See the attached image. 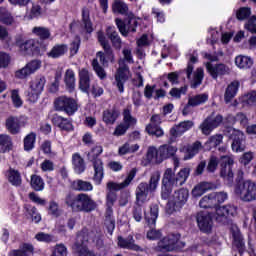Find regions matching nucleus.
Returning <instances> with one entry per match:
<instances>
[{
    "label": "nucleus",
    "mask_w": 256,
    "mask_h": 256,
    "mask_svg": "<svg viewBox=\"0 0 256 256\" xmlns=\"http://www.w3.org/2000/svg\"><path fill=\"white\" fill-rule=\"evenodd\" d=\"M65 203L74 213H91V211L97 209V202L85 193L77 195L68 193L65 197Z\"/></svg>",
    "instance_id": "f257e3e1"
},
{
    "label": "nucleus",
    "mask_w": 256,
    "mask_h": 256,
    "mask_svg": "<svg viewBox=\"0 0 256 256\" xmlns=\"http://www.w3.org/2000/svg\"><path fill=\"white\" fill-rule=\"evenodd\" d=\"M161 179V172L156 171L151 174L149 184L147 182L140 183L136 188V203L142 204L149 201V192L155 193L157 187H159V181Z\"/></svg>",
    "instance_id": "f03ea898"
},
{
    "label": "nucleus",
    "mask_w": 256,
    "mask_h": 256,
    "mask_svg": "<svg viewBox=\"0 0 256 256\" xmlns=\"http://www.w3.org/2000/svg\"><path fill=\"white\" fill-rule=\"evenodd\" d=\"M137 175V169L133 168L128 173V176L122 183H115V182H108L107 189L108 192L106 193V207H113L117 201V192L121 191V189H125V187H129L131 185V181L135 179Z\"/></svg>",
    "instance_id": "7ed1b4c3"
},
{
    "label": "nucleus",
    "mask_w": 256,
    "mask_h": 256,
    "mask_svg": "<svg viewBox=\"0 0 256 256\" xmlns=\"http://www.w3.org/2000/svg\"><path fill=\"white\" fill-rule=\"evenodd\" d=\"M234 193L244 203L256 201V183L251 180L239 182L235 186Z\"/></svg>",
    "instance_id": "20e7f679"
},
{
    "label": "nucleus",
    "mask_w": 256,
    "mask_h": 256,
    "mask_svg": "<svg viewBox=\"0 0 256 256\" xmlns=\"http://www.w3.org/2000/svg\"><path fill=\"white\" fill-rule=\"evenodd\" d=\"M103 153V146L97 145L91 149V151L88 153V159L93 163L94 167V177L93 181L96 183V185H99L103 181V161L99 159V155Z\"/></svg>",
    "instance_id": "39448f33"
},
{
    "label": "nucleus",
    "mask_w": 256,
    "mask_h": 256,
    "mask_svg": "<svg viewBox=\"0 0 256 256\" xmlns=\"http://www.w3.org/2000/svg\"><path fill=\"white\" fill-rule=\"evenodd\" d=\"M179 187L177 184V175L172 168H167L164 171L162 177V187H161V197L162 199H169L171 193H173V188Z\"/></svg>",
    "instance_id": "423d86ee"
},
{
    "label": "nucleus",
    "mask_w": 256,
    "mask_h": 256,
    "mask_svg": "<svg viewBox=\"0 0 256 256\" xmlns=\"http://www.w3.org/2000/svg\"><path fill=\"white\" fill-rule=\"evenodd\" d=\"M187 199H189V190L185 188L176 190L172 196L170 195L168 197V212L173 213L175 211H179V209L187 203Z\"/></svg>",
    "instance_id": "0eeeda50"
},
{
    "label": "nucleus",
    "mask_w": 256,
    "mask_h": 256,
    "mask_svg": "<svg viewBox=\"0 0 256 256\" xmlns=\"http://www.w3.org/2000/svg\"><path fill=\"white\" fill-rule=\"evenodd\" d=\"M47 79L45 76H37L30 82V90L27 92L28 101L30 103H37L39 95L43 93Z\"/></svg>",
    "instance_id": "6e6552de"
},
{
    "label": "nucleus",
    "mask_w": 256,
    "mask_h": 256,
    "mask_svg": "<svg viewBox=\"0 0 256 256\" xmlns=\"http://www.w3.org/2000/svg\"><path fill=\"white\" fill-rule=\"evenodd\" d=\"M220 177L228 183H232L235 177V172L233 171V165H235V159L233 156L224 155L220 157Z\"/></svg>",
    "instance_id": "1a4fd4ad"
},
{
    "label": "nucleus",
    "mask_w": 256,
    "mask_h": 256,
    "mask_svg": "<svg viewBox=\"0 0 256 256\" xmlns=\"http://www.w3.org/2000/svg\"><path fill=\"white\" fill-rule=\"evenodd\" d=\"M54 107L56 111H64L67 115H75L76 111L79 109L77 101L67 96H60L56 98L54 101Z\"/></svg>",
    "instance_id": "9d476101"
},
{
    "label": "nucleus",
    "mask_w": 256,
    "mask_h": 256,
    "mask_svg": "<svg viewBox=\"0 0 256 256\" xmlns=\"http://www.w3.org/2000/svg\"><path fill=\"white\" fill-rule=\"evenodd\" d=\"M29 123V118L25 115L22 116H10L6 119V129L11 135H17L21 133V127H25Z\"/></svg>",
    "instance_id": "9b49d317"
},
{
    "label": "nucleus",
    "mask_w": 256,
    "mask_h": 256,
    "mask_svg": "<svg viewBox=\"0 0 256 256\" xmlns=\"http://www.w3.org/2000/svg\"><path fill=\"white\" fill-rule=\"evenodd\" d=\"M16 45L19 47L22 55H35L39 53V43L35 39L25 40L21 35L16 37Z\"/></svg>",
    "instance_id": "f8f14e48"
},
{
    "label": "nucleus",
    "mask_w": 256,
    "mask_h": 256,
    "mask_svg": "<svg viewBox=\"0 0 256 256\" xmlns=\"http://www.w3.org/2000/svg\"><path fill=\"white\" fill-rule=\"evenodd\" d=\"M237 215V208L235 205H224V206H219L216 208L215 213H214V219L218 223H228L229 217H235Z\"/></svg>",
    "instance_id": "ddd939ff"
},
{
    "label": "nucleus",
    "mask_w": 256,
    "mask_h": 256,
    "mask_svg": "<svg viewBox=\"0 0 256 256\" xmlns=\"http://www.w3.org/2000/svg\"><path fill=\"white\" fill-rule=\"evenodd\" d=\"M158 247L162 251H177L181 247H185V243L179 241V235H168L158 242Z\"/></svg>",
    "instance_id": "4468645a"
},
{
    "label": "nucleus",
    "mask_w": 256,
    "mask_h": 256,
    "mask_svg": "<svg viewBox=\"0 0 256 256\" xmlns=\"http://www.w3.org/2000/svg\"><path fill=\"white\" fill-rule=\"evenodd\" d=\"M222 123L223 116L212 113L203 121V123L200 125V129L203 135H211V131H213V129H217V127H219V125Z\"/></svg>",
    "instance_id": "2eb2a0df"
},
{
    "label": "nucleus",
    "mask_w": 256,
    "mask_h": 256,
    "mask_svg": "<svg viewBox=\"0 0 256 256\" xmlns=\"http://www.w3.org/2000/svg\"><path fill=\"white\" fill-rule=\"evenodd\" d=\"M118 63H119V68L115 76V81H116V87L118 88V91L123 93V91H125V88H124L125 81L129 79V66L125 65L124 60H119Z\"/></svg>",
    "instance_id": "dca6fc26"
},
{
    "label": "nucleus",
    "mask_w": 256,
    "mask_h": 256,
    "mask_svg": "<svg viewBox=\"0 0 256 256\" xmlns=\"http://www.w3.org/2000/svg\"><path fill=\"white\" fill-rule=\"evenodd\" d=\"M116 25L123 37H127L129 33H135L137 28V19H135V16L131 15L129 16L128 22L125 24L121 19H116Z\"/></svg>",
    "instance_id": "f3484780"
},
{
    "label": "nucleus",
    "mask_w": 256,
    "mask_h": 256,
    "mask_svg": "<svg viewBox=\"0 0 256 256\" xmlns=\"http://www.w3.org/2000/svg\"><path fill=\"white\" fill-rule=\"evenodd\" d=\"M197 224L202 233H211L213 231V218L211 214L200 212L197 215Z\"/></svg>",
    "instance_id": "a211bd4d"
},
{
    "label": "nucleus",
    "mask_w": 256,
    "mask_h": 256,
    "mask_svg": "<svg viewBox=\"0 0 256 256\" xmlns=\"http://www.w3.org/2000/svg\"><path fill=\"white\" fill-rule=\"evenodd\" d=\"M41 68V61L33 60L26 64L22 69L15 72L16 79H27L30 75H33L35 71Z\"/></svg>",
    "instance_id": "6ab92c4d"
},
{
    "label": "nucleus",
    "mask_w": 256,
    "mask_h": 256,
    "mask_svg": "<svg viewBox=\"0 0 256 256\" xmlns=\"http://www.w3.org/2000/svg\"><path fill=\"white\" fill-rule=\"evenodd\" d=\"M142 164L144 165V167H148V165H161L159 148L155 146L148 147L146 155L142 160Z\"/></svg>",
    "instance_id": "aec40b11"
},
{
    "label": "nucleus",
    "mask_w": 256,
    "mask_h": 256,
    "mask_svg": "<svg viewBox=\"0 0 256 256\" xmlns=\"http://www.w3.org/2000/svg\"><path fill=\"white\" fill-rule=\"evenodd\" d=\"M206 69L212 79H217V77L229 75V73H231V69L223 63L213 65L211 62H208L206 63Z\"/></svg>",
    "instance_id": "412c9836"
},
{
    "label": "nucleus",
    "mask_w": 256,
    "mask_h": 256,
    "mask_svg": "<svg viewBox=\"0 0 256 256\" xmlns=\"http://www.w3.org/2000/svg\"><path fill=\"white\" fill-rule=\"evenodd\" d=\"M232 132V151L236 153H241L245 151V134L241 130L231 129Z\"/></svg>",
    "instance_id": "4be33fe9"
},
{
    "label": "nucleus",
    "mask_w": 256,
    "mask_h": 256,
    "mask_svg": "<svg viewBox=\"0 0 256 256\" xmlns=\"http://www.w3.org/2000/svg\"><path fill=\"white\" fill-rule=\"evenodd\" d=\"M195 125V123L191 120L182 121L179 124L174 125L170 129V136L172 139H177V137H181L184 133H187L189 129H192V127Z\"/></svg>",
    "instance_id": "5701e85b"
},
{
    "label": "nucleus",
    "mask_w": 256,
    "mask_h": 256,
    "mask_svg": "<svg viewBox=\"0 0 256 256\" xmlns=\"http://www.w3.org/2000/svg\"><path fill=\"white\" fill-rule=\"evenodd\" d=\"M201 149H203V144H201L200 141H196L192 145L183 146L180 148V151L181 153H185L184 161H189V159H193Z\"/></svg>",
    "instance_id": "b1692460"
},
{
    "label": "nucleus",
    "mask_w": 256,
    "mask_h": 256,
    "mask_svg": "<svg viewBox=\"0 0 256 256\" xmlns=\"http://www.w3.org/2000/svg\"><path fill=\"white\" fill-rule=\"evenodd\" d=\"M79 75V89L83 91V93H87L89 91V87L91 86V74L89 70L86 68H82L78 72Z\"/></svg>",
    "instance_id": "393cba45"
},
{
    "label": "nucleus",
    "mask_w": 256,
    "mask_h": 256,
    "mask_svg": "<svg viewBox=\"0 0 256 256\" xmlns=\"http://www.w3.org/2000/svg\"><path fill=\"white\" fill-rule=\"evenodd\" d=\"M104 52L99 51L96 54V57H98L100 63H102L105 67L107 63H115V53L113 52V48H111V45L105 46Z\"/></svg>",
    "instance_id": "a878e982"
},
{
    "label": "nucleus",
    "mask_w": 256,
    "mask_h": 256,
    "mask_svg": "<svg viewBox=\"0 0 256 256\" xmlns=\"http://www.w3.org/2000/svg\"><path fill=\"white\" fill-rule=\"evenodd\" d=\"M158 153L160 155V161L163 163L166 159H171V157H175L177 153V146H173L171 144H164L159 146Z\"/></svg>",
    "instance_id": "bb28decb"
},
{
    "label": "nucleus",
    "mask_w": 256,
    "mask_h": 256,
    "mask_svg": "<svg viewBox=\"0 0 256 256\" xmlns=\"http://www.w3.org/2000/svg\"><path fill=\"white\" fill-rule=\"evenodd\" d=\"M52 123L59 127L62 131H73V124L67 118H63L57 114L52 116Z\"/></svg>",
    "instance_id": "cd10ccee"
},
{
    "label": "nucleus",
    "mask_w": 256,
    "mask_h": 256,
    "mask_svg": "<svg viewBox=\"0 0 256 256\" xmlns=\"http://www.w3.org/2000/svg\"><path fill=\"white\" fill-rule=\"evenodd\" d=\"M118 247L122 249H130L132 251H141V247L135 244V240L132 235H129L127 238L118 237Z\"/></svg>",
    "instance_id": "c85d7f7f"
},
{
    "label": "nucleus",
    "mask_w": 256,
    "mask_h": 256,
    "mask_svg": "<svg viewBox=\"0 0 256 256\" xmlns=\"http://www.w3.org/2000/svg\"><path fill=\"white\" fill-rule=\"evenodd\" d=\"M67 51H69L67 44H56L47 53V57L50 59H59V57H63Z\"/></svg>",
    "instance_id": "c756f323"
},
{
    "label": "nucleus",
    "mask_w": 256,
    "mask_h": 256,
    "mask_svg": "<svg viewBox=\"0 0 256 256\" xmlns=\"http://www.w3.org/2000/svg\"><path fill=\"white\" fill-rule=\"evenodd\" d=\"M211 189V184L208 182H200L194 186V188L191 191L192 197L194 199H199V197H202V195H205L207 191Z\"/></svg>",
    "instance_id": "7c9ffc66"
},
{
    "label": "nucleus",
    "mask_w": 256,
    "mask_h": 256,
    "mask_svg": "<svg viewBox=\"0 0 256 256\" xmlns=\"http://www.w3.org/2000/svg\"><path fill=\"white\" fill-rule=\"evenodd\" d=\"M238 91H239V82L238 81L231 82L226 88V91L224 94L225 103H231L235 95H237Z\"/></svg>",
    "instance_id": "2f4dec72"
},
{
    "label": "nucleus",
    "mask_w": 256,
    "mask_h": 256,
    "mask_svg": "<svg viewBox=\"0 0 256 256\" xmlns=\"http://www.w3.org/2000/svg\"><path fill=\"white\" fill-rule=\"evenodd\" d=\"M81 27L84 28L86 33H93V23L91 22L89 8H83L82 9V24H81Z\"/></svg>",
    "instance_id": "473e14b6"
},
{
    "label": "nucleus",
    "mask_w": 256,
    "mask_h": 256,
    "mask_svg": "<svg viewBox=\"0 0 256 256\" xmlns=\"http://www.w3.org/2000/svg\"><path fill=\"white\" fill-rule=\"evenodd\" d=\"M72 189H74V191H83L84 193H87L93 190V184L89 181L77 179L72 182Z\"/></svg>",
    "instance_id": "72a5a7b5"
},
{
    "label": "nucleus",
    "mask_w": 256,
    "mask_h": 256,
    "mask_svg": "<svg viewBox=\"0 0 256 256\" xmlns=\"http://www.w3.org/2000/svg\"><path fill=\"white\" fill-rule=\"evenodd\" d=\"M72 164H73L75 173H77L78 175H81V173L85 172V160H83V158L79 153L73 154Z\"/></svg>",
    "instance_id": "f704fd0d"
},
{
    "label": "nucleus",
    "mask_w": 256,
    "mask_h": 256,
    "mask_svg": "<svg viewBox=\"0 0 256 256\" xmlns=\"http://www.w3.org/2000/svg\"><path fill=\"white\" fill-rule=\"evenodd\" d=\"M106 34L112 42L113 47L115 49H121V37H119V33L115 31V27H108L106 30Z\"/></svg>",
    "instance_id": "c9c22d12"
},
{
    "label": "nucleus",
    "mask_w": 256,
    "mask_h": 256,
    "mask_svg": "<svg viewBox=\"0 0 256 256\" xmlns=\"http://www.w3.org/2000/svg\"><path fill=\"white\" fill-rule=\"evenodd\" d=\"M119 117V110L112 108L103 112V121L106 125H114Z\"/></svg>",
    "instance_id": "e433bc0d"
},
{
    "label": "nucleus",
    "mask_w": 256,
    "mask_h": 256,
    "mask_svg": "<svg viewBox=\"0 0 256 256\" xmlns=\"http://www.w3.org/2000/svg\"><path fill=\"white\" fill-rule=\"evenodd\" d=\"M235 65L239 69H251L253 67V59L249 56L239 55L235 58Z\"/></svg>",
    "instance_id": "4c0bfd02"
},
{
    "label": "nucleus",
    "mask_w": 256,
    "mask_h": 256,
    "mask_svg": "<svg viewBox=\"0 0 256 256\" xmlns=\"http://www.w3.org/2000/svg\"><path fill=\"white\" fill-rule=\"evenodd\" d=\"M12 147L13 141L11 140V136L0 134V153H7V151H11Z\"/></svg>",
    "instance_id": "58836bf2"
},
{
    "label": "nucleus",
    "mask_w": 256,
    "mask_h": 256,
    "mask_svg": "<svg viewBox=\"0 0 256 256\" xmlns=\"http://www.w3.org/2000/svg\"><path fill=\"white\" fill-rule=\"evenodd\" d=\"M64 83L67 89H69V91H73L75 89L76 79H75V71H73V69L66 70L64 74Z\"/></svg>",
    "instance_id": "ea45409f"
},
{
    "label": "nucleus",
    "mask_w": 256,
    "mask_h": 256,
    "mask_svg": "<svg viewBox=\"0 0 256 256\" xmlns=\"http://www.w3.org/2000/svg\"><path fill=\"white\" fill-rule=\"evenodd\" d=\"M123 121L124 125L129 129V127H133L137 125V118L133 117L131 115V106H128L127 108L124 109L123 111Z\"/></svg>",
    "instance_id": "a19ab883"
},
{
    "label": "nucleus",
    "mask_w": 256,
    "mask_h": 256,
    "mask_svg": "<svg viewBox=\"0 0 256 256\" xmlns=\"http://www.w3.org/2000/svg\"><path fill=\"white\" fill-rule=\"evenodd\" d=\"M157 217H159V206L153 205L150 207V215L145 216L149 227H155V223H157Z\"/></svg>",
    "instance_id": "79ce46f5"
},
{
    "label": "nucleus",
    "mask_w": 256,
    "mask_h": 256,
    "mask_svg": "<svg viewBox=\"0 0 256 256\" xmlns=\"http://www.w3.org/2000/svg\"><path fill=\"white\" fill-rule=\"evenodd\" d=\"M7 177L11 185H14V187H20L22 180H21V174L19 173V171L10 169L7 172Z\"/></svg>",
    "instance_id": "37998d69"
},
{
    "label": "nucleus",
    "mask_w": 256,
    "mask_h": 256,
    "mask_svg": "<svg viewBox=\"0 0 256 256\" xmlns=\"http://www.w3.org/2000/svg\"><path fill=\"white\" fill-rule=\"evenodd\" d=\"M32 33L42 39L43 41L50 39L51 37V30L46 27L36 26L32 29Z\"/></svg>",
    "instance_id": "c03bdc74"
},
{
    "label": "nucleus",
    "mask_w": 256,
    "mask_h": 256,
    "mask_svg": "<svg viewBox=\"0 0 256 256\" xmlns=\"http://www.w3.org/2000/svg\"><path fill=\"white\" fill-rule=\"evenodd\" d=\"M30 185L34 191H43L45 189V181L37 174L31 176Z\"/></svg>",
    "instance_id": "a18cd8bd"
},
{
    "label": "nucleus",
    "mask_w": 256,
    "mask_h": 256,
    "mask_svg": "<svg viewBox=\"0 0 256 256\" xmlns=\"http://www.w3.org/2000/svg\"><path fill=\"white\" fill-rule=\"evenodd\" d=\"M33 251V245L23 244L19 250H13L10 252V256H29V253L32 255Z\"/></svg>",
    "instance_id": "49530a36"
},
{
    "label": "nucleus",
    "mask_w": 256,
    "mask_h": 256,
    "mask_svg": "<svg viewBox=\"0 0 256 256\" xmlns=\"http://www.w3.org/2000/svg\"><path fill=\"white\" fill-rule=\"evenodd\" d=\"M139 151V144H129L125 143L118 149V155H127L130 153H137Z\"/></svg>",
    "instance_id": "de8ad7c7"
},
{
    "label": "nucleus",
    "mask_w": 256,
    "mask_h": 256,
    "mask_svg": "<svg viewBox=\"0 0 256 256\" xmlns=\"http://www.w3.org/2000/svg\"><path fill=\"white\" fill-rule=\"evenodd\" d=\"M199 207L201 209H211L213 207H216L215 199L213 198V194L210 193L204 197L201 198L199 201Z\"/></svg>",
    "instance_id": "09e8293b"
},
{
    "label": "nucleus",
    "mask_w": 256,
    "mask_h": 256,
    "mask_svg": "<svg viewBox=\"0 0 256 256\" xmlns=\"http://www.w3.org/2000/svg\"><path fill=\"white\" fill-rule=\"evenodd\" d=\"M208 99H209V95L198 94L190 97L188 101H189V105H192V107H197L199 105H203V103H207Z\"/></svg>",
    "instance_id": "8fccbe9b"
},
{
    "label": "nucleus",
    "mask_w": 256,
    "mask_h": 256,
    "mask_svg": "<svg viewBox=\"0 0 256 256\" xmlns=\"http://www.w3.org/2000/svg\"><path fill=\"white\" fill-rule=\"evenodd\" d=\"M189 62L186 68V75L187 79H191V75H193V69H195V63L199 61V58L197 57V51H194L193 54H189Z\"/></svg>",
    "instance_id": "3c124183"
},
{
    "label": "nucleus",
    "mask_w": 256,
    "mask_h": 256,
    "mask_svg": "<svg viewBox=\"0 0 256 256\" xmlns=\"http://www.w3.org/2000/svg\"><path fill=\"white\" fill-rule=\"evenodd\" d=\"M112 11L114 13H119L120 15H127V11H129V7L126 5L123 0H116L112 5Z\"/></svg>",
    "instance_id": "603ef678"
},
{
    "label": "nucleus",
    "mask_w": 256,
    "mask_h": 256,
    "mask_svg": "<svg viewBox=\"0 0 256 256\" xmlns=\"http://www.w3.org/2000/svg\"><path fill=\"white\" fill-rule=\"evenodd\" d=\"M190 173H191V169L189 168H183L177 173L176 181H177L178 187H182V185H185V183L187 182V179H189Z\"/></svg>",
    "instance_id": "864d4df0"
},
{
    "label": "nucleus",
    "mask_w": 256,
    "mask_h": 256,
    "mask_svg": "<svg viewBox=\"0 0 256 256\" xmlns=\"http://www.w3.org/2000/svg\"><path fill=\"white\" fill-rule=\"evenodd\" d=\"M223 143V135L221 134H216L214 136H211L207 142L205 143V147L210 150L215 147H218V145H221Z\"/></svg>",
    "instance_id": "5fc2aeb1"
},
{
    "label": "nucleus",
    "mask_w": 256,
    "mask_h": 256,
    "mask_svg": "<svg viewBox=\"0 0 256 256\" xmlns=\"http://www.w3.org/2000/svg\"><path fill=\"white\" fill-rule=\"evenodd\" d=\"M204 71L203 68H197L194 72V77L191 80V86L195 88L199 87L203 83Z\"/></svg>",
    "instance_id": "6e6d98bb"
},
{
    "label": "nucleus",
    "mask_w": 256,
    "mask_h": 256,
    "mask_svg": "<svg viewBox=\"0 0 256 256\" xmlns=\"http://www.w3.org/2000/svg\"><path fill=\"white\" fill-rule=\"evenodd\" d=\"M0 22L4 25H14L15 24V18L11 14V12L7 10L0 11Z\"/></svg>",
    "instance_id": "4d7b16f0"
},
{
    "label": "nucleus",
    "mask_w": 256,
    "mask_h": 256,
    "mask_svg": "<svg viewBox=\"0 0 256 256\" xmlns=\"http://www.w3.org/2000/svg\"><path fill=\"white\" fill-rule=\"evenodd\" d=\"M35 139L37 135L35 133H30L24 138V150L31 151L35 147Z\"/></svg>",
    "instance_id": "13d9d810"
},
{
    "label": "nucleus",
    "mask_w": 256,
    "mask_h": 256,
    "mask_svg": "<svg viewBox=\"0 0 256 256\" xmlns=\"http://www.w3.org/2000/svg\"><path fill=\"white\" fill-rule=\"evenodd\" d=\"M242 103L244 105H248L249 107H253L256 105V91H250L246 95L241 98Z\"/></svg>",
    "instance_id": "bf43d9fd"
},
{
    "label": "nucleus",
    "mask_w": 256,
    "mask_h": 256,
    "mask_svg": "<svg viewBox=\"0 0 256 256\" xmlns=\"http://www.w3.org/2000/svg\"><path fill=\"white\" fill-rule=\"evenodd\" d=\"M146 132L148 133V135H152L154 137H163L164 135L163 129L153 124H148L146 126Z\"/></svg>",
    "instance_id": "052dcab7"
},
{
    "label": "nucleus",
    "mask_w": 256,
    "mask_h": 256,
    "mask_svg": "<svg viewBox=\"0 0 256 256\" xmlns=\"http://www.w3.org/2000/svg\"><path fill=\"white\" fill-rule=\"evenodd\" d=\"M212 197L214 198L215 205H219V203H225L227 199H229V195L225 191L221 192H212Z\"/></svg>",
    "instance_id": "680f3d73"
},
{
    "label": "nucleus",
    "mask_w": 256,
    "mask_h": 256,
    "mask_svg": "<svg viewBox=\"0 0 256 256\" xmlns=\"http://www.w3.org/2000/svg\"><path fill=\"white\" fill-rule=\"evenodd\" d=\"M217 167H219V158H217L216 156H211L208 161L206 171L208 173H215V171H217Z\"/></svg>",
    "instance_id": "e2e57ef3"
},
{
    "label": "nucleus",
    "mask_w": 256,
    "mask_h": 256,
    "mask_svg": "<svg viewBox=\"0 0 256 256\" xmlns=\"http://www.w3.org/2000/svg\"><path fill=\"white\" fill-rule=\"evenodd\" d=\"M92 67L100 79H105V77H107V73L105 72V69L101 67L97 59H94L92 61Z\"/></svg>",
    "instance_id": "0e129e2a"
},
{
    "label": "nucleus",
    "mask_w": 256,
    "mask_h": 256,
    "mask_svg": "<svg viewBox=\"0 0 256 256\" xmlns=\"http://www.w3.org/2000/svg\"><path fill=\"white\" fill-rule=\"evenodd\" d=\"M67 253V246H65L63 243H60L54 246L51 256H67Z\"/></svg>",
    "instance_id": "69168bd1"
},
{
    "label": "nucleus",
    "mask_w": 256,
    "mask_h": 256,
    "mask_svg": "<svg viewBox=\"0 0 256 256\" xmlns=\"http://www.w3.org/2000/svg\"><path fill=\"white\" fill-rule=\"evenodd\" d=\"M250 16H251V8L249 7H242L236 13V17L239 21H244V19H247Z\"/></svg>",
    "instance_id": "338daca9"
},
{
    "label": "nucleus",
    "mask_w": 256,
    "mask_h": 256,
    "mask_svg": "<svg viewBox=\"0 0 256 256\" xmlns=\"http://www.w3.org/2000/svg\"><path fill=\"white\" fill-rule=\"evenodd\" d=\"M245 29H247V31H250V33L256 34V16H252L249 18V20L245 24Z\"/></svg>",
    "instance_id": "774afa93"
}]
</instances>
